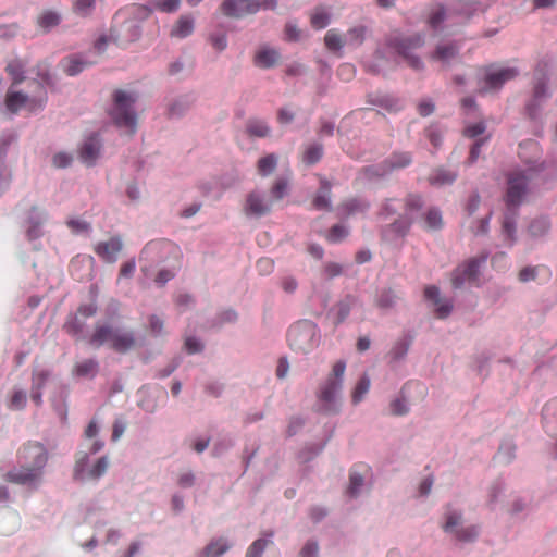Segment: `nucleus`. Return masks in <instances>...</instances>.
Here are the masks:
<instances>
[{"label":"nucleus","mask_w":557,"mask_h":557,"mask_svg":"<svg viewBox=\"0 0 557 557\" xmlns=\"http://www.w3.org/2000/svg\"><path fill=\"white\" fill-rule=\"evenodd\" d=\"M424 297L426 300L432 301L437 318L445 319L450 314V312L453 310L451 301L441 296L440 289L437 286H435V285L425 286Z\"/></svg>","instance_id":"ddd939ff"},{"label":"nucleus","mask_w":557,"mask_h":557,"mask_svg":"<svg viewBox=\"0 0 557 557\" xmlns=\"http://www.w3.org/2000/svg\"><path fill=\"white\" fill-rule=\"evenodd\" d=\"M41 94L38 97L29 98L20 91L9 90L5 96V107L12 114L17 113L22 108H27L29 111H35L44 107L47 96L42 86H40Z\"/></svg>","instance_id":"9b49d317"},{"label":"nucleus","mask_w":557,"mask_h":557,"mask_svg":"<svg viewBox=\"0 0 557 557\" xmlns=\"http://www.w3.org/2000/svg\"><path fill=\"white\" fill-rule=\"evenodd\" d=\"M47 448L39 442H27L17 450L18 468H13L4 474L9 483L26 486H37L44 475L48 462Z\"/></svg>","instance_id":"f257e3e1"},{"label":"nucleus","mask_w":557,"mask_h":557,"mask_svg":"<svg viewBox=\"0 0 557 557\" xmlns=\"http://www.w3.org/2000/svg\"><path fill=\"white\" fill-rule=\"evenodd\" d=\"M367 471L366 466L356 465L351 468L349 474V486L347 493L351 497H356L359 488L363 485V472Z\"/></svg>","instance_id":"393cba45"},{"label":"nucleus","mask_w":557,"mask_h":557,"mask_svg":"<svg viewBox=\"0 0 557 557\" xmlns=\"http://www.w3.org/2000/svg\"><path fill=\"white\" fill-rule=\"evenodd\" d=\"M349 234V231L346 226L342 224H335L331 227V230L326 233L325 239L330 244H337L344 240Z\"/></svg>","instance_id":"ea45409f"},{"label":"nucleus","mask_w":557,"mask_h":557,"mask_svg":"<svg viewBox=\"0 0 557 557\" xmlns=\"http://www.w3.org/2000/svg\"><path fill=\"white\" fill-rule=\"evenodd\" d=\"M181 250L180 248L170 240H156L148 243L140 256V260H145L150 264L165 263L170 259H173L176 263H180Z\"/></svg>","instance_id":"1a4fd4ad"},{"label":"nucleus","mask_w":557,"mask_h":557,"mask_svg":"<svg viewBox=\"0 0 557 557\" xmlns=\"http://www.w3.org/2000/svg\"><path fill=\"white\" fill-rule=\"evenodd\" d=\"M301 38V30L294 22H287L284 27V39L286 41H298Z\"/></svg>","instance_id":"864d4df0"},{"label":"nucleus","mask_w":557,"mask_h":557,"mask_svg":"<svg viewBox=\"0 0 557 557\" xmlns=\"http://www.w3.org/2000/svg\"><path fill=\"white\" fill-rule=\"evenodd\" d=\"M5 71L11 76L13 85L22 83L25 78V64L21 60H12L8 63Z\"/></svg>","instance_id":"e433bc0d"},{"label":"nucleus","mask_w":557,"mask_h":557,"mask_svg":"<svg viewBox=\"0 0 557 557\" xmlns=\"http://www.w3.org/2000/svg\"><path fill=\"white\" fill-rule=\"evenodd\" d=\"M122 250V242L119 237H112L107 242H100L95 247V252L106 262L114 263Z\"/></svg>","instance_id":"2eb2a0df"},{"label":"nucleus","mask_w":557,"mask_h":557,"mask_svg":"<svg viewBox=\"0 0 557 557\" xmlns=\"http://www.w3.org/2000/svg\"><path fill=\"white\" fill-rule=\"evenodd\" d=\"M485 260H486V257H483L481 259L471 258L467 262L460 264L457 268L462 272V274L465 275V277L468 282H475L479 277L480 265Z\"/></svg>","instance_id":"bb28decb"},{"label":"nucleus","mask_w":557,"mask_h":557,"mask_svg":"<svg viewBox=\"0 0 557 557\" xmlns=\"http://www.w3.org/2000/svg\"><path fill=\"white\" fill-rule=\"evenodd\" d=\"M544 170V162L529 164L525 170L512 171L507 177V191L505 201L508 209L518 208L524 196L530 190V184L539 178L540 173Z\"/></svg>","instance_id":"f03ea898"},{"label":"nucleus","mask_w":557,"mask_h":557,"mask_svg":"<svg viewBox=\"0 0 557 557\" xmlns=\"http://www.w3.org/2000/svg\"><path fill=\"white\" fill-rule=\"evenodd\" d=\"M322 154L323 149L321 145H310L302 153V161L308 165H312L320 161Z\"/></svg>","instance_id":"a19ab883"},{"label":"nucleus","mask_w":557,"mask_h":557,"mask_svg":"<svg viewBox=\"0 0 557 557\" xmlns=\"http://www.w3.org/2000/svg\"><path fill=\"white\" fill-rule=\"evenodd\" d=\"M287 341L294 351L308 354L319 343L317 325L310 321L297 322L288 330Z\"/></svg>","instance_id":"39448f33"},{"label":"nucleus","mask_w":557,"mask_h":557,"mask_svg":"<svg viewBox=\"0 0 557 557\" xmlns=\"http://www.w3.org/2000/svg\"><path fill=\"white\" fill-rule=\"evenodd\" d=\"M101 150V141L97 135L88 137L79 149V158L83 163L90 166L98 159Z\"/></svg>","instance_id":"dca6fc26"},{"label":"nucleus","mask_w":557,"mask_h":557,"mask_svg":"<svg viewBox=\"0 0 557 557\" xmlns=\"http://www.w3.org/2000/svg\"><path fill=\"white\" fill-rule=\"evenodd\" d=\"M114 332L115 329L110 325L97 324L89 338V344L94 347H100L106 343H110L111 345Z\"/></svg>","instance_id":"4be33fe9"},{"label":"nucleus","mask_w":557,"mask_h":557,"mask_svg":"<svg viewBox=\"0 0 557 557\" xmlns=\"http://www.w3.org/2000/svg\"><path fill=\"white\" fill-rule=\"evenodd\" d=\"M27 401V395L22 389H16L12 393V396L9 400L8 407L11 410H22L25 408Z\"/></svg>","instance_id":"a18cd8bd"},{"label":"nucleus","mask_w":557,"mask_h":557,"mask_svg":"<svg viewBox=\"0 0 557 557\" xmlns=\"http://www.w3.org/2000/svg\"><path fill=\"white\" fill-rule=\"evenodd\" d=\"M271 543L270 540L258 539L247 549L246 557H262V553L267 545Z\"/></svg>","instance_id":"09e8293b"},{"label":"nucleus","mask_w":557,"mask_h":557,"mask_svg":"<svg viewBox=\"0 0 557 557\" xmlns=\"http://www.w3.org/2000/svg\"><path fill=\"white\" fill-rule=\"evenodd\" d=\"M71 162L72 156L65 152H59L54 154L52 158V163L58 169L66 168L71 164Z\"/></svg>","instance_id":"e2e57ef3"},{"label":"nucleus","mask_w":557,"mask_h":557,"mask_svg":"<svg viewBox=\"0 0 557 557\" xmlns=\"http://www.w3.org/2000/svg\"><path fill=\"white\" fill-rule=\"evenodd\" d=\"M288 182L284 178L275 181L271 188V194L274 199L280 200L287 194Z\"/></svg>","instance_id":"5fc2aeb1"},{"label":"nucleus","mask_w":557,"mask_h":557,"mask_svg":"<svg viewBox=\"0 0 557 557\" xmlns=\"http://www.w3.org/2000/svg\"><path fill=\"white\" fill-rule=\"evenodd\" d=\"M277 165V156L274 153H269L262 158H260L257 162V171L261 176L270 175Z\"/></svg>","instance_id":"c9c22d12"},{"label":"nucleus","mask_w":557,"mask_h":557,"mask_svg":"<svg viewBox=\"0 0 557 557\" xmlns=\"http://www.w3.org/2000/svg\"><path fill=\"white\" fill-rule=\"evenodd\" d=\"M136 97L125 90H115L113 94V107L110 115L117 127L125 128L134 134L137 125V116L133 110Z\"/></svg>","instance_id":"20e7f679"},{"label":"nucleus","mask_w":557,"mask_h":557,"mask_svg":"<svg viewBox=\"0 0 557 557\" xmlns=\"http://www.w3.org/2000/svg\"><path fill=\"white\" fill-rule=\"evenodd\" d=\"M450 281L455 289L461 288L465 285V283L468 282L462 272L458 268H456L451 272Z\"/></svg>","instance_id":"774afa93"},{"label":"nucleus","mask_w":557,"mask_h":557,"mask_svg":"<svg viewBox=\"0 0 557 557\" xmlns=\"http://www.w3.org/2000/svg\"><path fill=\"white\" fill-rule=\"evenodd\" d=\"M99 364L95 359H86L81 362H77L73 372L75 375L81 377H95L98 373Z\"/></svg>","instance_id":"c85d7f7f"},{"label":"nucleus","mask_w":557,"mask_h":557,"mask_svg":"<svg viewBox=\"0 0 557 557\" xmlns=\"http://www.w3.org/2000/svg\"><path fill=\"white\" fill-rule=\"evenodd\" d=\"M95 7V0H76L73 10L81 16H87L91 13Z\"/></svg>","instance_id":"603ef678"},{"label":"nucleus","mask_w":557,"mask_h":557,"mask_svg":"<svg viewBox=\"0 0 557 557\" xmlns=\"http://www.w3.org/2000/svg\"><path fill=\"white\" fill-rule=\"evenodd\" d=\"M49 375L50 373L47 370L34 371L32 377V387L42 389L47 380L49 379Z\"/></svg>","instance_id":"13d9d810"},{"label":"nucleus","mask_w":557,"mask_h":557,"mask_svg":"<svg viewBox=\"0 0 557 557\" xmlns=\"http://www.w3.org/2000/svg\"><path fill=\"white\" fill-rule=\"evenodd\" d=\"M396 295H394L391 290L383 292L379 299L377 305L381 308H389L395 304Z\"/></svg>","instance_id":"69168bd1"},{"label":"nucleus","mask_w":557,"mask_h":557,"mask_svg":"<svg viewBox=\"0 0 557 557\" xmlns=\"http://www.w3.org/2000/svg\"><path fill=\"white\" fill-rule=\"evenodd\" d=\"M86 319H83L77 313L69 315L67 320L65 321L63 329L64 331L70 334L73 337H81L83 335L86 323Z\"/></svg>","instance_id":"cd10ccee"},{"label":"nucleus","mask_w":557,"mask_h":557,"mask_svg":"<svg viewBox=\"0 0 557 557\" xmlns=\"http://www.w3.org/2000/svg\"><path fill=\"white\" fill-rule=\"evenodd\" d=\"M356 69L351 63H343L337 69V75L341 79L349 82L354 78Z\"/></svg>","instance_id":"4d7b16f0"},{"label":"nucleus","mask_w":557,"mask_h":557,"mask_svg":"<svg viewBox=\"0 0 557 557\" xmlns=\"http://www.w3.org/2000/svg\"><path fill=\"white\" fill-rule=\"evenodd\" d=\"M446 17H447L446 8L443 4L437 3L431 8L429 15H428L426 23L432 29L436 30L440 28V26L446 20Z\"/></svg>","instance_id":"c756f323"},{"label":"nucleus","mask_w":557,"mask_h":557,"mask_svg":"<svg viewBox=\"0 0 557 557\" xmlns=\"http://www.w3.org/2000/svg\"><path fill=\"white\" fill-rule=\"evenodd\" d=\"M552 223L547 216H537L533 219L528 226V234L532 238H541L548 234Z\"/></svg>","instance_id":"b1692460"},{"label":"nucleus","mask_w":557,"mask_h":557,"mask_svg":"<svg viewBox=\"0 0 557 557\" xmlns=\"http://www.w3.org/2000/svg\"><path fill=\"white\" fill-rule=\"evenodd\" d=\"M456 180V174L445 169H436L429 177L432 185L442 186L451 184Z\"/></svg>","instance_id":"4c0bfd02"},{"label":"nucleus","mask_w":557,"mask_h":557,"mask_svg":"<svg viewBox=\"0 0 557 557\" xmlns=\"http://www.w3.org/2000/svg\"><path fill=\"white\" fill-rule=\"evenodd\" d=\"M136 344L134 334L132 332H123L115 329L112 337L111 348L117 352L124 354L132 349Z\"/></svg>","instance_id":"412c9836"},{"label":"nucleus","mask_w":557,"mask_h":557,"mask_svg":"<svg viewBox=\"0 0 557 557\" xmlns=\"http://www.w3.org/2000/svg\"><path fill=\"white\" fill-rule=\"evenodd\" d=\"M370 207V203L363 199L351 198L344 201L341 205V209L347 215H351L358 212H366Z\"/></svg>","instance_id":"72a5a7b5"},{"label":"nucleus","mask_w":557,"mask_h":557,"mask_svg":"<svg viewBox=\"0 0 557 557\" xmlns=\"http://www.w3.org/2000/svg\"><path fill=\"white\" fill-rule=\"evenodd\" d=\"M388 49L401 57L413 70H422L423 62L414 54L417 50L423 47L424 37L421 34L404 36L398 32H393L385 41Z\"/></svg>","instance_id":"7ed1b4c3"},{"label":"nucleus","mask_w":557,"mask_h":557,"mask_svg":"<svg viewBox=\"0 0 557 557\" xmlns=\"http://www.w3.org/2000/svg\"><path fill=\"white\" fill-rule=\"evenodd\" d=\"M194 32V18L190 15H182L173 25L170 35L176 38H185Z\"/></svg>","instance_id":"5701e85b"},{"label":"nucleus","mask_w":557,"mask_h":557,"mask_svg":"<svg viewBox=\"0 0 557 557\" xmlns=\"http://www.w3.org/2000/svg\"><path fill=\"white\" fill-rule=\"evenodd\" d=\"M181 4V0H158L157 8L163 12H175Z\"/></svg>","instance_id":"680f3d73"},{"label":"nucleus","mask_w":557,"mask_h":557,"mask_svg":"<svg viewBox=\"0 0 557 557\" xmlns=\"http://www.w3.org/2000/svg\"><path fill=\"white\" fill-rule=\"evenodd\" d=\"M490 218L491 214H487L486 216L476 220L471 226V232L474 235H485L488 232Z\"/></svg>","instance_id":"6e6d98bb"},{"label":"nucleus","mask_w":557,"mask_h":557,"mask_svg":"<svg viewBox=\"0 0 557 557\" xmlns=\"http://www.w3.org/2000/svg\"><path fill=\"white\" fill-rule=\"evenodd\" d=\"M412 162V157L409 152H393L385 161V166L388 172L407 168Z\"/></svg>","instance_id":"a878e982"},{"label":"nucleus","mask_w":557,"mask_h":557,"mask_svg":"<svg viewBox=\"0 0 557 557\" xmlns=\"http://www.w3.org/2000/svg\"><path fill=\"white\" fill-rule=\"evenodd\" d=\"M456 533V537L459 540V541H472L473 539H475L478 536V529L475 527H468V528H462V529H459V530H456L455 531Z\"/></svg>","instance_id":"bf43d9fd"},{"label":"nucleus","mask_w":557,"mask_h":557,"mask_svg":"<svg viewBox=\"0 0 557 557\" xmlns=\"http://www.w3.org/2000/svg\"><path fill=\"white\" fill-rule=\"evenodd\" d=\"M271 202L257 191H251L246 198L244 211L247 215L261 216L269 213Z\"/></svg>","instance_id":"4468645a"},{"label":"nucleus","mask_w":557,"mask_h":557,"mask_svg":"<svg viewBox=\"0 0 557 557\" xmlns=\"http://www.w3.org/2000/svg\"><path fill=\"white\" fill-rule=\"evenodd\" d=\"M366 178H375V177H382L389 172L387 171V168L385 166V163L376 164V165H370L362 169L361 172Z\"/></svg>","instance_id":"de8ad7c7"},{"label":"nucleus","mask_w":557,"mask_h":557,"mask_svg":"<svg viewBox=\"0 0 557 557\" xmlns=\"http://www.w3.org/2000/svg\"><path fill=\"white\" fill-rule=\"evenodd\" d=\"M88 462V454L87 453H78L76 457V462L74 467V476L76 479H99L108 469L109 461L107 457H100L96 463L91 467V469L86 473L85 468Z\"/></svg>","instance_id":"f8f14e48"},{"label":"nucleus","mask_w":557,"mask_h":557,"mask_svg":"<svg viewBox=\"0 0 557 557\" xmlns=\"http://www.w3.org/2000/svg\"><path fill=\"white\" fill-rule=\"evenodd\" d=\"M539 270H544V271H546L548 277L552 276V271L549 270V268H547L545 265H535V267H525V268L521 269L519 272V275H518L519 280L523 283L533 281L536 278Z\"/></svg>","instance_id":"c03bdc74"},{"label":"nucleus","mask_w":557,"mask_h":557,"mask_svg":"<svg viewBox=\"0 0 557 557\" xmlns=\"http://www.w3.org/2000/svg\"><path fill=\"white\" fill-rule=\"evenodd\" d=\"M461 520V515L454 511V512H448L446 515V522L444 524V530L446 532H454L455 531V527H457L459 524Z\"/></svg>","instance_id":"052dcab7"},{"label":"nucleus","mask_w":557,"mask_h":557,"mask_svg":"<svg viewBox=\"0 0 557 557\" xmlns=\"http://www.w3.org/2000/svg\"><path fill=\"white\" fill-rule=\"evenodd\" d=\"M331 183L324 178H320V188L312 199V206L317 210H331Z\"/></svg>","instance_id":"a211bd4d"},{"label":"nucleus","mask_w":557,"mask_h":557,"mask_svg":"<svg viewBox=\"0 0 557 557\" xmlns=\"http://www.w3.org/2000/svg\"><path fill=\"white\" fill-rule=\"evenodd\" d=\"M60 16L52 11H46L38 17V24L44 29H50L59 24Z\"/></svg>","instance_id":"49530a36"},{"label":"nucleus","mask_w":557,"mask_h":557,"mask_svg":"<svg viewBox=\"0 0 557 557\" xmlns=\"http://www.w3.org/2000/svg\"><path fill=\"white\" fill-rule=\"evenodd\" d=\"M425 228L435 231L443 226L442 213L437 209H430L424 215Z\"/></svg>","instance_id":"58836bf2"},{"label":"nucleus","mask_w":557,"mask_h":557,"mask_svg":"<svg viewBox=\"0 0 557 557\" xmlns=\"http://www.w3.org/2000/svg\"><path fill=\"white\" fill-rule=\"evenodd\" d=\"M325 47L333 52H341L343 47L346 45L345 37L339 34L335 28L329 29L324 36ZM338 55H342L339 53Z\"/></svg>","instance_id":"7c9ffc66"},{"label":"nucleus","mask_w":557,"mask_h":557,"mask_svg":"<svg viewBox=\"0 0 557 557\" xmlns=\"http://www.w3.org/2000/svg\"><path fill=\"white\" fill-rule=\"evenodd\" d=\"M281 59L280 52L270 47H261L255 54V64L261 69L275 66Z\"/></svg>","instance_id":"f3484780"},{"label":"nucleus","mask_w":557,"mask_h":557,"mask_svg":"<svg viewBox=\"0 0 557 557\" xmlns=\"http://www.w3.org/2000/svg\"><path fill=\"white\" fill-rule=\"evenodd\" d=\"M276 4V0H223L220 11L226 17L242 18L259 10H274Z\"/></svg>","instance_id":"0eeeda50"},{"label":"nucleus","mask_w":557,"mask_h":557,"mask_svg":"<svg viewBox=\"0 0 557 557\" xmlns=\"http://www.w3.org/2000/svg\"><path fill=\"white\" fill-rule=\"evenodd\" d=\"M557 88V73L552 71L549 63L541 60L536 63L533 72V98L541 101L552 97Z\"/></svg>","instance_id":"423d86ee"},{"label":"nucleus","mask_w":557,"mask_h":557,"mask_svg":"<svg viewBox=\"0 0 557 557\" xmlns=\"http://www.w3.org/2000/svg\"><path fill=\"white\" fill-rule=\"evenodd\" d=\"M345 369L346 363L343 360L336 361L331 373L320 385L318 397L322 403H324L323 409L327 412L333 410L336 396L342 389Z\"/></svg>","instance_id":"6e6552de"},{"label":"nucleus","mask_w":557,"mask_h":557,"mask_svg":"<svg viewBox=\"0 0 557 557\" xmlns=\"http://www.w3.org/2000/svg\"><path fill=\"white\" fill-rule=\"evenodd\" d=\"M314 29H323L330 23V14L324 9H315L310 16Z\"/></svg>","instance_id":"37998d69"},{"label":"nucleus","mask_w":557,"mask_h":557,"mask_svg":"<svg viewBox=\"0 0 557 557\" xmlns=\"http://www.w3.org/2000/svg\"><path fill=\"white\" fill-rule=\"evenodd\" d=\"M370 389V379L367 374H363L360 380L358 381L354 392H352V403L354 404H358L360 403L364 395L369 392Z\"/></svg>","instance_id":"79ce46f5"},{"label":"nucleus","mask_w":557,"mask_h":557,"mask_svg":"<svg viewBox=\"0 0 557 557\" xmlns=\"http://www.w3.org/2000/svg\"><path fill=\"white\" fill-rule=\"evenodd\" d=\"M352 299H345L337 304L336 306V324H339L345 321V319L349 315L351 309Z\"/></svg>","instance_id":"3c124183"},{"label":"nucleus","mask_w":557,"mask_h":557,"mask_svg":"<svg viewBox=\"0 0 557 557\" xmlns=\"http://www.w3.org/2000/svg\"><path fill=\"white\" fill-rule=\"evenodd\" d=\"M92 63H95V61H88L81 54H73L64 58L61 62V66L67 75L74 76Z\"/></svg>","instance_id":"6ab92c4d"},{"label":"nucleus","mask_w":557,"mask_h":557,"mask_svg":"<svg viewBox=\"0 0 557 557\" xmlns=\"http://www.w3.org/2000/svg\"><path fill=\"white\" fill-rule=\"evenodd\" d=\"M519 72L515 67H500L495 69L490 66L485 70L484 77L480 83L479 92L485 94L493 90H498L503 87V85L516 78Z\"/></svg>","instance_id":"9d476101"},{"label":"nucleus","mask_w":557,"mask_h":557,"mask_svg":"<svg viewBox=\"0 0 557 557\" xmlns=\"http://www.w3.org/2000/svg\"><path fill=\"white\" fill-rule=\"evenodd\" d=\"M97 312V305L95 302L81 305L76 313L83 319L91 318Z\"/></svg>","instance_id":"0e129e2a"},{"label":"nucleus","mask_w":557,"mask_h":557,"mask_svg":"<svg viewBox=\"0 0 557 557\" xmlns=\"http://www.w3.org/2000/svg\"><path fill=\"white\" fill-rule=\"evenodd\" d=\"M246 132L249 136L262 138L270 134V127L262 120L251 119L247 122Z\"/></svg>","instance_id":"f704fd0d"},{"label":"nucleus","mask_w":557,"mask_h":557,"mask_svg":"<svg viewBox=\"0 0 557 557\" xmlns=\"http://www.w3.org/2000/svg\"><path fill=\"white\" fill-rule=\"evenodd\" d=\"M391 412L394 416H404L408 412V407L404 399L397 398L391 403Z\"/></svg>","instance_id":"338daca9"},{"label":"nucleus","mask_w":557,"mask_h":557,"mask_svg":"<svg viewBox=\"0 0 557 557\" xmlns=\"http://www.w3.org/2000/svg\"><path fill=\"white\" fill-rule=\"evenodd\" d=\"M148 322H149V325H148L149 332L153 336L163 335V333H164V321H163L162 318H160L157 314H152V315L149 317Z\"/></svg>","instance_id":"8fccbe9b"},{"label":"nucleus","mask_w":557,"mask_h":557,"mask_svg":"<svg viewBox=\"0 0 557 557\" xmlns=\"http://www.w3.org/2000/svg\"><path fill=\"white\" fill-rule=\"evenodd\" d=\"M367 27L357 25L349 28L345 35V42L349 47H359L366 39Z\"/></svg>","instance_id":"2f4dec72"},{"label":"nucleus","mask_w":557,"mask_h":557,"mask_svg":"<svg viewBox=\"0 0 557 557\" xmlns=\"http://www.w3.org/2000/svg\"><path fill=\"white\" fill-rule=\"evenodd\" d=\"M230 545L224 539L211 541L202 550L201 557H220L227 552Z\"/></svg>","instance_id":"473e14b6"},{"label":"nucleus","mask_w":557,"mask_h":557,"mask_svg":"<svg viewBox=\"0 0 557 557\" xmlns=\"http://www.w3.org/2000/svg\"><path fill=\"white\" fill-rule=\"evenodd\" d=\"M458 53L459 48L456 44H442L435 48L434 52L430 55V59L441 62L444 65H448L458 57Z\"/></svg>","instance_id":"aec40b11"}]
</instances>
